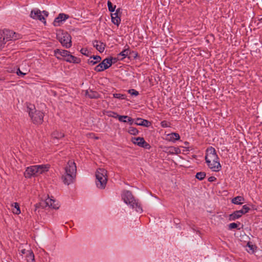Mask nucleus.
<instances>
[{
    "instance_id": "47",
    "label": "nucleus",
    "mask_w": 262,
    "mask_h": 262,
    "mask_svg": "<svg viewBox=\"0 0 262 262\" xmlns=\"http://www.w3.org/2000/svg\"><path fill=\"white\" fill-rule=\"evenodd\" d=\"M20 253L21 255L27 254V251H26V249H22L20 250Z\"/></svg>"
},
{
    "instance_id": "24",
    "label": "nucleus",
    "mask_w": 262,
    "mask_h": 262,
    "mask_svg": "<svg viewBox=\"0 0 262 262\" xmlns=\"http://www.w3.org/2000/svg\"><path fill=\"white\" fill-rule=\"evenodd\" d=\"M130 52L129 47L128 46H125V49L118 54V56H121L123 57L122 58H125L129 56Z\"/></svg>"
},
{
    "instance_id": "39",
    "label": "nucleus",
    "mask_w": 262,
    "mask_h": 262,
    "mask_svg": "<svg viewBox=\"0 0 262 262\" xmlns=\"http://www.w3.org/2000/svg\"><path fill=\"white\" fill-rule=\"evenodd\" d=\"M94 70L95 71L98 72H102L105 70V69H103V67L101 66V65H100V63L96 66Z\"/></svg>"
},
{
    "instance_id": "45",
    "label": "nucleus",
    "mask_w": 262,
    "mask_h": 262,
    "mask_svg": "<svg viewBox=\"0 0 262 262\" xmlns=\"http://www.w3.org/2000/svg\"><path fill=\"white\" fill-rule=\"evenodd\" d=\"M97 94L96 93H94L93 92L92 93V94H88V96L91 98H96L97 97Z\"/></svg>"
},
{
    "instance_id": "16",
    "label": "nucleus",
    "mask_w": 262,
    "mask_h": 262,
    "mask_svg": "<svg viewBox=\"0 0 262 262\" xmlns=\"http://www.w3.org/2000/svg\"><path fill=\"white\" fill-rule=\"evenodd\" d=\"M93 45L100 53L103 52L106 46L105 43L97 40L93 41Z\"/></svg>"
},
{
    "instance_id": "9",
    "label": "nucleus",
    "mask_w": 262,
    "mask_h": 262,
    "mask_svg": "<svg viewBox=\"0 0 262 262\" xmlns=\"http://www.w3.org/2000/svg\"><path fill=\"white\" fill-rule=\"evenodd\" d=\"M132 142L140 147H144L146 149L150 148V145L147 143L143 138L142 137H134L132 139Z\"/></svg>"
},
{
    "instance_id": "20",
    "label": "nucleus",
    "mask_w": 262,
    "mask_h": 262,
    "mask_svg": "<svg viewBox=\"0 0 262 262\" xmlns=\"http://www.w3.org/2000/svg\"><path fill=\"white\" fill-rule=\"evenodd\" d=\"M113 59V58L112 57L105 58L103 60L101 63H100V65L103 67V69L106 70L112 65Z\"/></svg>"
},
{
    "instance_id": "19",
    "label": "nucleus",
    "mask_w": 262,
    "mask_h": 262,
    "mask_svg": "<svg viewBox=\"0 0 262 262\" xmlns=\"http://www.w3.org/2000/svg\"><path fill=\"white\" fill-rule=\"evenodd\" d=\"M135 124L137 125H140L145 127H148L151 124L149 121L139 118L136 119Z\"/></svg>"
},
{
    "instance_id": "22",
    "label": "nucleus",
    "mask_w": 262,
    "mask_h": 262,
    "mask_svg": "<svg viewBox=\"0 0 262 262\" xmlns=\"http://www.w3.org/2000/svg\"><path fill=\"white\" fill-rule=\"evenodd\" d=\"M101 58L100 56H91L90 59L88 60L89 64L94 65L97 62L100 61Z\"/></svg>"
},
{
    "instance_id": "29",
    "label": "nucleus",
    "mask_w": 262,
    "mask_h": 262,
    "mask_svg": "<svg viewBox=\"0 0 262 262\" xmlns=\"http://www.w3.org/2000/svg\"><path fill=\"white\" fill-rule=\"evenodd\" d=\"M6 43V41L4 39L3 34H2V31H0V50L4 47Z\"/></svg>"
},
{
    "instance_id": "25",
    "label": "nucleus",
    "mask_w": 262,
    "mask_h": 262,
    "mask_svg": "<svg viewBox=\"0 0 262 262\" xmlns=\"http://www.w3.org/2000/svg\"><path fill=\"white\" fill-rule=\"evenodd\" d=\"M243 213L240 210L234 211L232 214H231L230 215V220H235L241 217Z\"/></svg>"
},
{
    "instance_id": "43",
    "label": "nucleus",
    "mask_w": 262,
    "mask_h": 262,
    "mask_svg": "<svg viewBox=\"0 0 262 262\" xmlns=\"http://www.w3.org/2000/svg\"><path fill=\"white\" fill-rule=\"evenodd\" d=\"M126 123H128L130 125H132L133 123H135V121L133 118L128 116V118H127Z\"/></svg>"
},
{
    "instance_id": "41",
    "label": "nucleus",
    "mask_w": 262,
    "mask_h": 262,
    "mask_svg": "<svg viewBox=\"0 0 262 262\" xmlns=\"http://www.w3.org/2000/svg\"><path fill=\"white\" fill-rule=\"evenodd\" d=\"M237 227V224L235 223H232L229 225V229L230 230L236 228Z\"/></svg>"
},
{
    "instance_id": "35",
    "label": "nucleus",
    "mask_w": 262,
    "mask_h": 262,
    "mask_svg": "<svg viewBox=\"0 0 262 262\" xmlns=\"http://www.w3.org/2000/svg\"><path fill=\"white\" fill-rule=\"evenodd\" d=\"M80 53L82 54L83 55L86 56H89L90 55V51L87 49L85 48H82L80 50Z\"/></svg>"
},
{
    "instance_id": "10",
    "label": "nucleus",
    "mask_w": 262,
    "mask_h": 262,
    "mask_svg": "<svg viewBox=\"0 0 262 262\" xmlns=\"http://www.w3.org/2000/svg\"><path fill=\"white\" fill-rule=\"evenodd\" d=\"M30 16L34 19H38L46 24L45 17L41 14V12L39 9L32 10L30 14Z\"/></svg>"
},
{
    "instance_id": "4",
    "label": "nucleus",
    "mask_w": 262,
    "mask_h": 262,
    "mask_svg": "<svg viewBox=\"0 0 262 262\" xmlns=\"http://www.w3.org/2000/svg\"><path fill=\"white\" fill-rule=\"evenodd\" d=\"M122 199L125 204L129 205L130 207L134 209L137 212L141 213L142 212L141 204L138 200L135 199L130 191H124L122 194Z\"/></svg>"
},
{
    "instance_id": "36",
    "label": "nucleus",
    "mask_w": 262,
    "mask_h": 262,
    "mask_svg": "<svg viewBox=\"0 0 262 262\" xmlns=\"http://www.w3.org/2000/svg\"><path fill=\"white\" fill-rule=\"evenodd\" d=\"M249 210H250L249 207L247 205H244L242 207V209L239 210L241 211L243 214H244L247 213L249 211Z\"/></svg>"
},
{
    "instance_id": "14",
    "label": "nucleus",
    "mask_w": 262,
    "mask_h": 262,
    "mask_svg": "<svg viewBox=\"0 0 262 262\" xmlns=\"http://www.w3.org/2000/svg\"><path fill=\"white\" fill-rule=\"evenodd\" d=\"M119 12L120 9H118L116 10V12L114 13H112L111 15L112 23L118 26L119 25L121 22V19L120 16H119Z\"/></svg>"
},
{
    "instance_id": "2",
    "label": "nucleus",
    "mask_w": 262,
    "mask_h": 262,
    "mask_svg": "<svg viewBox=\"0 0 262 262\" xmlns=\"http://www.w3.org/2000/svg\"><path fill=\"white\" fill-rule=\"evenodd\" d=\"M76 166L72 160H69L64 168L61 179L64 184L69 185L73 183L76 174Z\"/></svg>"
},
{
    "instance_id": "12",
    "label": "nucleus",
    "mask_w": 262,
    "mask_h": 262,
    "mask_svg": "<svg viewBox=\"0 0 262 262\" xmlns=\"http://www.w3.org/2000/svg\"><path fill=\"white\" fill-rule=\"evenodd\" d=\"M69 17L68 15L64 13H60L58 16L56 17L53 21V25L55 27L59 26L60 23L66 20Z\"/></svg>"
},
{
    "instance_id": "44",
    "label": "nucleus",
    "mask_w": 262,
    "mask_h": 262,
    "mask_svg": "<svg viewBox=\"0 0 262 262\" xmlns=\"http://www.w3.org/2000/svg\"><path fill=\"white\" fill-rule=\"evenodd\" d=\"M216 180V178L215 177H213V176H211V177H210L208 179V181L210 182H214L215 180Z\"/></svg>"
},
{
    "instance_id": "3",
    "label": "nucleus",
    "mask_w": 262,
    "mask_h": 262,
    "mask_svg": "<svg viewBox=\"0 0 262 262\" xmlns=\"http://www.w3.org/2000/svg\"><path fill=\"white\" fill-rule=\"evenodd\" d=\"M49 164L36 165L27 167L24 172L25 178L29 179L32 177L42 174L49 170Z\"/></svg>"
},
{
    "instance_id": "40",
    "label": "nucleus",
    "mask_w": 262,
    "mask_h": 262,
    "mask_svg": "<svg viewBox=\"0 0 262 262\" xmlns=\"http://www.w3.org/2000/svg\"><path fill=\"white\" fill-rule=\"evenodd\" d=\"M128 93L131 95L137 96L139 95V92L135 89H130L128 90Z\"/></svg>"
},
{
    "instance_id": "23",
    "label": "nucleus",
    "mask_w": 262,
    "mask_h": 262,
    "mask_svg": "<svg viewBox=\"0 0 262 262\" xmlns=\"http://www.w3.org/2000/svg\"><path fill=\"white\" fill-rule=\"evenodd\" d=\"M244 198L242 196H237L233 198L231 202L236 205H241L243 203Z\"/></svg>"
},
{
    "instance_id": "32",
    "label": "nucleus",
    "mask_w": 262,
    "mask_h": 262,
    "mask_svg": "<svg viewBox=\"0 0 262 262\" xmlns=\"http://www.w3.org/2000/svg\"><path fill=\"white\" fill-rule=\"evenodd\" d=\"M107 7H108V9L109 11H110L111 12H113L115 11V10L116 8V6L115 5L113 6V4L110 1H107Z\"/></svg>"
},
{
    "instance_id": "11",
    "label": "nucleus",
    "mask_w": 262,
    "mask_h": 262,
    "mask_svg": "<svg viewBox=\"0 0 262 262\" xmlns=\"http://www.w3.org/2000/svg\"><path fill=\"white\" fill-rule=\"evenodd\" d=\"M69 51L65 50L56 49L54 50V55L58 59L64 60L69 54Z\"/></svg>"
},
{
    "instance_id": "46",
    "label": "nucleus",
    "mask_w": 262,
    "mask_h": 262,
    "mask_svg": "<svg viewBox=\"0 0 262 262\" xmlns=\"http://www.w3.org/2000/svg\"><path fill=\"white\" fill-rule=\"evenodd\" d=\"M247 246L253 252L254 251V246L253 245H251L248 243L247 244Z\"/></svg>"
},
{
    "instance_id": "34",
    "label": "nucleus",
    "mask_w": 262,
    "mask_h": 262,
    "mask_svg": "<svg viewBox=\"0 0 262 262\" xmlns=\"http://www.w3.org/2000/svg\"><path fill=\"white\" fill-rule=\"evenodd\" d=\"M127 118H128V116H121V115H119V117H118V120L120 122H124V123H126L127 122Z\"/></svg>"
},
{
    "instance_id": "26",
    "label": "nucleus",
    "mask_w": 262,
    "mask_h": 262,
    "mask_svg": "<svg viewBox=\"0 0 262 262\" xmlns=\"http://www.w3.org/2000/svg\"><path fill=\"white\" fill-rule=\"evenodd\" d=\"M52 136L53 138L59 139L63 138L64 135L63 133L56 130L52 133Z\"/></svg>"
},
{
    "instance_id": "51",
    "label": "nucleus",
    "mask_w": 262,
    "mask_h": 262,
    "mask_svg": "<svg viewBox=\"0 0 262 262\" xmlns=\"http://www.w3.org/2000/svg\"><path fill=\"white\" fill-rule=\"evenodd\" d=\"M261 212H262V210H261Z\"/></svg>"
},
{
    "instance_id": "27",
    "label": "nucleus",
    "mask_w": 262,
    "mask_h": 262,
    "mask_svg": "<svg viewBox=\"0 0 262 262\" xmlns=\"http://www.w3.org/2000/svg\"><path fill=\"white\" fill-rule=\"evenodd\" d=\"M27 257L28 261L31 260L32 262L34 261V255L33 252L31 250L27 251Z\"/></svg>"
},
{
    "instance_id": "15",
    "label": "nucleus",
    "mask_w": 262,
    "mask_h": 262,
    "mask_svg": "<svg viewBox=\"0 0 262 262\" xmlns=\"http://www.w3.org/2000/svg\"><path fill=\"white\" fill-rule=\"evenodd\" d=\"M46 203L47 205L49 206L50 207L53 208V209H58L59 207V205L58 202L56 201L55 200L52 198H48L46 200Z\"/></svg>"
},
{
    "instance_id": "31",
    "label": "nucleus",
    "mask_w": 262,
    "mask_h": 262,
    "mask_svg": "<svg viewBox=\"0 0 262 262\" xmlns=\"http://www.w3.org/2000/svg\"><path fill=\"white\" fill-rule=\"evenodd\" d=\"M106 114L108 117H113L114 118L118 119V117L119 116V115H118L117 113L112 111L106 112Z\"/></svg>"
},
{
    "instance_id": "1",
    "label": "nucleus",
    "mask_w": 262,
    "mask_h": 262,
    "mask_svg": "<svg viewBox=\"0 0 262 262\" xmlns=\"http://www.w3.org/2000/svg\"><path fill=\"white\" fill-rule=\"evenodd\" d=\"M205 161L208 167L212 171L218 172L222 169L220 159L216 154L215 148L209 147L206 150Z\"/></svg>"
},
{
    "instance_id": "21",
    "label": "nucleus",
    "mask_w": 262,
    "mask_h": 262,
    "mask_svg": "<svg viewBox=\"0 0 262 262\" xmlns=\"http://www.w3.org/2000/svg\"><path fill=\"white\" fill-rule=\"evenodd\" d=\"M12 211L14 214L18 215L21 213L19 204L17 202L13 203L11 204Z\"/></svg>"
},
{
    "instance_id": "37",
    "label": "nucleus",
    "mask_w": 262,
    "mask_h": 262,
    "mask_svg": "<svg viewBox=\"0 0 262 262\" xmlns=\"http://www.w3.org/2000/svg\"><path fill=\"white\" fill-rule=\"evenodd\" d=\"M180 152H181V150H180V148H179L178 147H171L170 152L171 154H178L180 153Z\"/></svg>"
},
{
    "instance_id": "50",
    "label": "nucleus",
    "mask_w": 262,
    "mask_h": 262,
    "mask_svg": "<svg viewBox=\"0 0 262 262\" xmlns=\"http://www.w3.org/2000/svg\"><path fill=\"white\" fill-rule=\"evenodd\" d=\"M259 21H262V18H261L259 19Z\"/></svg>"
},
{
    "instance_id": "33",
    "label": "nucleus",
    "mask_w": 262,
    "mask_h": 262,
    "mask_svg": "<svg viewBox=\"0 0 262 262\" xmlns=\"http://www.w3.org/2000/svg\"><path fill=\"white\" fill-rule=\"evenodd\" d=\"M113 96L115 98L119 99H125L126 98L125 95L119 94V93H115L113 94Z\"/></svg>"
},
{
    "instance_id": "13",
    "label": "nucleus",
    "mask_w": 262,
    "mask_h": 262,
    "mask_svg": "<svg viewBox=\"0 0 262 262\" xmlns=\"http://www.w3.org/2000/svg\"><path fill=\"white\" fill-rule=\"evenodd\" d=\"M180 136L178 133H171L167 134L165 136V140L169 142H176L177 141L180 140Z\"/></svg>"
},
{
    "instance_id": "42",
    "label": "nucleus",
    "mask_w": 262,
    "mask_h": 262,
    "mask_svg": "<svg viewBox=\"0 0 262 262\" xmlns=\"http://www.w3.org/2000/svg\"><path fill=\"white\" fill-rule=\"evenodd\" d=\"M16 74L18 76H21L22 77H24L25 75L27 74V73H24L21 72L20 69L18 68L16 71Z\"/></svg>"
},
{
    "instance_id": "49",
    "label": "nucleus",
    "mask_w": 262,
    "mask_h": 262,
    "mask_svg": "<svg viewBox=\"0 0 262 262\" xmlns=\"http://www.w3.org/2000/svg\"><path fill=\"white\" fill-rule=\"evenodd\" d=\"M5 78L4 77L0 78V81H4Z\"/></svg>"
},
{
    "instance_id": "18",
    "label": "nucleus",
    "mask_w": 262,
    "mask_h": 262,
    "mask_svg": "<svg viewBox=\"0 0 262 262\" xmlns=\"http://www.w3.org/2000/svg\"><path fill=\"white\" fill-rule=\"evenodd\" d=\"M69 63H79L80 62L81 60L80 58L73 56L70 54V52H69V54L67 55L66 58L63 60Z\"/></svg>"
},
{
    "instance_id": "5",
    "label": "nucleus",
    "mask_w": 262,
    "mask_h": 262,
    "mask_svg": "<svg viewBox=\"0 0 262 262\" xmlns=\"http://www.w3.org/2000/svg\"><path fill=\"white\" fill-rule=\"evenodd\" d=\"M96 184L99 189H104L107 182V171L103 168H99L96 172Z\"/></svg>"
},
{
    "instance_id": "8",
    "label": "nucleus",
    "mask_w": 262,
    "mask_h": 262,
    "mask_svg": "<svg viewBox=\"0 0 262 262\" xmlns=\"http://www.w3.org/2000/svg\"><path fill=\"white\" fill-rule=\"evenodd\" d=\"M2 34H3V36L6 42L10 40L17 39L20 37L19 34H17L13 31L10 30H4L2 31Z\"/></svg>"
},
{
    "instance_id": "7",
    "label": "nucleus",
    "mask_w": 262,
    "mask_h": 262,
    "mask_svg": "<svg viewBox=\"0 0 262 262\" xmlns=\"http://www.w3.org/2000/svg\"><path fill=\"white\" fill-rule=\"evenodd\" d=\"M29 110V115L30 117L32 122L35 124H40L43 122L44 117L43 113L40 111L35 110L31 107H28Z\"/></svg>"
},
{
    "instance_id": "28",
    "label": "nucleus",
    "mask_w": 262,
    "mask_h": 262,
    "mask_svg": "<svg viewBox=\"0 0 262 262\" xmlns=\"http://www.w3.org/2000/svg\"><path fill=\"white\" fill-rule=\"evenodd\" d=\"M128 133L130 135H137L139 133L138 130L134 127H129L128 129Z\"/></svg>"
},
{
    "instance_id": "6",
    "label": "nucleus",
    "mask_w": 262,
    "mask_h": 262,
    "mask_svg": "<svg viewBox=\"0 0 262 262\" xmlns=\"http://www.w3.org/2000/svg\"><path fill=\"white\" fill-rule=\"evenodd\" d=\"M57 38L66 48H70L72 46L71 35L67 32L59 31L57 33Z\"/></svg>"
},
{
    "instance_id": "48",
    "label": "nucleus",
    "mask_w": 262,
    "mask_h": 262,
    "mask_svg": "<svg viewBox=\"0 0 262 262\" xmlns=\"http://www.w3.org/2000/svg\"><path fill=\"white\" fill-rule=\"evenodd\" d=\"M42 13L44 14V15L46 17L48 16L49 15V13L46 11H43L42 12Z\"/></svg>"
},
{
    "instance_id": "17",
    "label": "nucleus",
    "mask_w": 262,
    "mask_h": 262,
    "mask_svg": "<svg viewBox=\"0 0 262 262\" xmlns=\"http://www.w3.org/2000/svg\"><path fill=\"white\" fill-rule=\"evenodd\" d=\"M69 63H79L80 62L81 60L80 58L73 56L70 54V52H69V54L67 55L66 58L63 60Z\"/></svg>"
},
{
    "instance_id": "30",
    "label": "nucleus",
    "mask_w": 262,
    "mask_h": 262,
    "mask_svg": "<svg viewBox=\"0 0 262 262\" xmlns=\"http://www.w3.org/2000/svg\"><path fill=\"white\" fill-rule=\"evenodd\" d=\"M205 177L206 173L205 172H199L195 175V178L199 180H203Z\"/></svg>"
},
{
    "instance_id": "38",
    "label": "nucleus",
    "mask_w": 262,
    "mask_h": 262,
    "mask_svg": "<svg viewBox=\"0 0 262 262\" xmlns=\"http://www.w3.org/2000/svg\"><path fill=\"white\" fill-rule=\"evenodd\" d=\"M170 123L167 122V121L164 120L162 121L161 122V126L162 127L165 128V127H170Z\"/></svg>"
}]
</instances>
